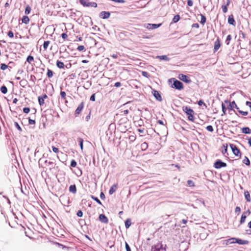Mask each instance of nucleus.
Returning a JSON list of instances; mask_svg holds the SVG:
<instances>
[{"mask_svg": "<svg viewBox=\"0 0 251 251\" xmlns=\"http://www.w3.org/2000/svg\"><path fill=\"white\" fill-rule=\"evenodd\" d=\"M169 85L170 87L176 90L179 91L184 89L183 83L180 80H177L176 78H171L168 80Z\"/></svg>", "mask_w": 251, "mask_h": 251, "instance_id": "obj_1", "label": "nucleus"}, {"mask_svg": "<svg viewBox=\"0 0 251 251\" xmlns=\"http://www.w3.org/2000/svg\"><path fill=\"white\" fill-rule=\"evenodd\" d=\"M183 111L187 115L189 121L194 122L195 120V112L193 109L188 106H183L182 107Z\"/></svg>", "mask_w": 251, "mask_h": 251, "instance_id": "obj_2", "label": "nucleus"}, {"mask_svg": "<svg viewBox=\"0 0 251 251\" xmlns=\"http://www.w3.org/2000/svg\"><path fill=\"white\" fill-rule=\"evenodd\" d=\"M229 147L231 148L233 154L236 156L241 158L242 153L240 150L237 148L236 145L233 144H229Z\"/></svg>", "mask_w": 251, "mask_h": 251, "instance_id": "obj_3", "label": "nucleus"}, {"mask_svg": "<svg viewBox=\"0 0 251 251\" xmlns=\"http://www.w3.org/2000/svg\"><path fill=\"white\" fill-rule=\"evenodd\" d=\"M225 102L228 103V104L227 106V108L229 110V111L233 110L234 112V113L237 114V113H236V111L233 109V108H236L238 111L239 110V108L237 106V105L234 100L232 101V102H230L228 100H225Z\"/></svg>", "mask_w": 251, "mask_h": 251, "instance_id": "obj_4", "label": "nucleus"}, {"mask_svg": "<svg viewBox=\"0 0 251 251\" xmlns=\"http://www.w3.org/2000/svg\"><path fill=\"white\" fill-rule=\"evenodd\" d=\"M213 166L215 169H219L223 167H226L227 164L225 162L222 161V160L218 159L215 161Z\"/></svg>", "mask_w": 251, "mask_h": 251, "instance_id": "obj_5", "label": "nucleus"}, {"mask_svg": "<svg viewBox=\"0 0 251 251\" xmlns=\"http://www.w3.org/2000/svg\"><path fill=\"white\" fill-rule=\"evenodd\" d=\"M223 150H222V154L224 155V156L226 157L227 158V159H228L229 161L231 162H233L234 161H238L239 160V159H234V160H230L229 159V158L228 157V153L227 152V144H223Z\"/></svg>", "mask_w": 251, "mask_h": 251, "instance_id": "obj_6", "label": "nucleus"}, {"mask_svg": "<svg viewBox=\"0 0 251 251\" xmlns=\"http://www.w3.org/2000/svg\"><path fill=\"white\" fill-rule=\"evenodd\" d=\"M151 94H152V95L155 98L156 100L158 101H162V96L158 91L154 89H152Z\"/></svg>", "mask_w": 251, "mask_h": 251, "instance_id": "obj_7", "label": "nucleus"}, {"mask_svg": "<svg viewBox=\"0 0 251 251\" xmlns=\"http://www.w3.org/2000/svg\"><path fill=\"white\" fill-rule=\"evenodd\" d=\"M84 102L83 101L81 102L77 106L76 109H75L74 112V116L75 117H77L80 114L82 110L84 108Z\"/></svg>", "mask_w": 251, "mask_h": 251, "instance_id": "obj_8", "label": "nucleus"}, {"mask_svg": "<svg viewBox=\"0 0 251 251\" xmlns=\"http://www.w3.org/2000/svg\"><path fill=\"white\" fill-rule=\"evenodd\" d=\"M178 77L181 81H182L186 83H190L191 82V80L187 75L179 74Z\"/></svg>", "mask_w": 251, "mask_h": 251, "instance_id": "obj_9", "label": "nucleus"}, {"mask_svg": "<svg viewBox=\"0 0 251 251\" xmlns=\"http://www.w3.org/2000/svg\"><path fill=\"white\" fill-rule=\"evenodd\" d=\"M111 13L109 11H102L99 14V17L102 19H107L110 16Z\"/></svg>", "mask_w": 251, "mask_h": 251, "instance_id": "obj_10", "label": "nucleus"}, {"mask_svg": "<svg viewBox=\"0 0 251 251\" xmlns=\"http://www.w3.org/2000/svg\"><path fill=\"white\" fill-rule=\"evenodd\" d=\"M234 242L239 245H247L249 244L248 240H242L240 238L234 237Z\"/></svg>", "mask_w": 251, "mask_h": 251, "instance_id": "obj_11", "label": "nucleus"}, {"mask_svg": "<svg viewBox=\"0 0 251 251\" xmlns=\"http://www.w3.org/2000/svg\"><path fill=\"white\" fill-rule=\"evenodd\" d=\"M221 46L220 40L219 37L217 38L216 40L214 42L213 51L215 52L217 51Z\"/></svg>", "mask_w": 251, "mask_h": 251, "instance_id": "obj_12", "label": "nucleus"}, {"mask_svg": "<svg viewBox=\"0 0 251 251\" xmlns=\"http://www.w3.org/2000/svg\"><path fill=\"white\" fill-rule=\"evenodd\" d=\"M227 23L229 25H232L233 26H235L236 25V23L232 14H231L228 16Z\"/></svg>", "mask_w": 251, "mask_h": 251, "instance_id": "obj_13", "label": "nucleus"}, {"mask_svg": "<svg viewBox=\"0 0 251 251\" xmlns=\"http://www.w3.org/2000/svg\"><path fill=\"white\" fill-rule=\"evenodd\" d=\"M99 220L101 223L107 224L108 222V219L107 217L103 214H100L99 217Z\"/></svg>", "mask_w": 251, "mask_h": 251, "instance_id": "obj_14", "label": "nucleus"}, {"mask_svg": "<svg viewBox=\"0 0 251 251\" xmlns=\"http://www.w3.org/2000/svg\"><path fill=\"white\" fill-rule=\"evenodd\" d=\"M162 25V24H148L147 28L149 29H154L159 27Z\"/></svg>", "mask_w": 251, "mask_h": 251, "instance_id": "obj_15", "label": "nucleus"}, {"mask_svg": "<svg viewBox=\"0 0 251 251\" xmlns=\"http://www.w3.org/2000/svg\"><path fill=\"white\" fill-rule=\"evenodd\" d=\"M117 188H118V184L116 183V184H113V185H112L111 186V187L110 188V189L109 190V194L110 195H112L114 192H115V191H116Z\"/></svg>", "mask_w": 251, "mask_h": 251, "instance_id": "obj_16", "label": "nucleus"}, {"mask_svg": "<svg viewBox=\"0 0 251 251\" xmlns=\"http://www.w3.org/2000/svg\"><path fill=\"white\" fill-rule=\"evenodd\" d=\"M79 2L84 7H90V1L89 0H79Z\"/></svg>", "mask_w": 251, "mask_h": 251, "instance_id": "obj_17", "label": "nucleus"}, {"mask_svg": "<svg viewBox=\"0 0 251 251\" xmlns=\"http://www.w3.org/2000/svg\"><path fill=\"white\" fill-rule=\"evenodd\" d=\"M69 191L70 193L75 194L76 193V187L75 184L71 185L69 188Z\"/></svg>", "mask_w": 251, "mask_h": 251, "instance_id": "obj_18", "label": "nucleus"}, {"mask_svg": "<svg viewBox=\"0 0 251 251\" xmlns=\"http://www.w3.org/2000/svg\"><path fill=\"white\" fill-rule=\"evenodd\" d=\"M242 132L246 134H250L251 133V129L247 126L243 127L241 128Z\"/></svg>", "mask_w": 251, "mask_h": 251, "instance_id": "obj_19", "label": "nucleus"}, {"mask_svg": "<svg viewBox=\"0 0 251 251\" xmlns=\"http://www.w3.org/2000/svg\"><path fill=\"white\" fill-rule=\"evenodd\" d=\"M12 68V66L11 65H8L7 64H6L5 63H1L0 65V70L2 71H4L6 69L9 68L11 69Z\"/></svg>", "mask_w": 251, "mask_h": 251, "instance_id": "obj_20", "label": "nucleus"}, {"mask_svg": "<svg viewBox=\"0 0 251 251\" xmlns=\"http://www.w3.org/2000/svg\"><path fill=\"white\" fill-rule=\"evenodd\" d=\"M180 15L179 14H176L174 16L171 24H173L176 23L180 20Z\"/></svg>", "mask_w": 251, "mask_h": 251, "instance_id": "obj_21", "label": "nucleus"}, {"mask_svg": "<svg viewBox=\"0 0 251 251\" xmlns=\"http://www.w3.org/2000/svg\"><path fill=\"white\" fill-rule=\"evenodd\" d=\"M244 196L247 201L250 202L251 201L250 194L248 190H246L244 191Z\"/></svg>", "mask_w": 251, "mask_h": 251, "instance_id": "obj_22", "label": "nucleus"}, {"mask_svg": "<svg viewBox=\"0 0 251 251\" xmlns=\"http://www.w3.org/2000/svg\"><path fill=\"white\" fill-rule=\"evenodd\" d=\"M156 58L161 60H164L166 61H169L170 60V58H169L167 55H158L156 56Z\"/></svg>", "mask_w": 251, "mask_h": 251, "instance_id": "obj_23", "label": "nucleus"}, {"mask_svg": "<svg viewBox=\"0 0 251 251\" xmlns=\"http://www.w3.org/2000/svg\"><path fill=\"white\" fill-rule=\"evenodd\" d=\"M234 237H231V238H230L229 239H227L226 240H225L224 241V243L226 245H228L229 244H233V243H235L234 242Z\"/></svg>", "mask_w": 251, "mask_h": 251, "instance_id": "obj_24", "label": "nucleus"}, {"mask_svg": "<svg viewBox=\"0 0 251 251\" xmlns=\"http://www.w3.org/2000/svg\"><path fill=\"white\" fill-rule=\"evenodd\" d=\"M29 18L27 15H24L22 18V23L27 24L29 22Z\"/></svg>", "mask_w": 251, "mask_h": 251, "instance_id": "obj_25", "label": "nucleus"}, {"mask_svg": "<svg viewBox=\"0 0 251 251\" xmlns=\"http://www.w3.org/2000/svg\"><path fill=\"white\" fill-rule=\"evenodd\" d=\"M125 227L128 229L131 225V221L130 218L127 219L125 222Z\"/></svg>", "mask_w": 251, "mask_h": 251, "instance_id": "obj_26", "label": "nucleus"}, {"mask_svg": "<svg viewBox=\"0 0 251 251\" xmlns=\"http://www.w3.org/2000/svg\"><path fill=\"white\" fill-rule=\"evenodd\" d=\"M56 66L59 69H63L64 68V64L63 62L57 60L56 63Z\"/></svg>", "mask_w": 251, "mask_h": 251, "instance_id": "obj_27", "label": "nucleus"}, {"mask_svg": "<svg viewBox=\"0 0 251 251\" xmlns=\"http://www.w3.org/2000/svg\"><path fill=\"white\" fill-rule=\"evenodd\" d=\"M242 162L248 166H250L251 165L250 160L246 156H245L244 159L242 161Z\"/></svg>", "mask_w": 251, "mask_h": 251, "instance_id": "obj_28", "label": "nucleus"}, {"mask_svg": "<svg viewBox=\"0 0 251 251\" xmlns=\"http://www.w3.org/2000/svg\"><path fill=\"white\" fill-rule=\"evenodd\" d=\"M0 91L1 93L3 94H6L7 93V88L4 85H3L0 88Z\"/></svg>", "mask_w": 251, "mask_h": 251, "instance_id": "obj_29", "label": "nucleus"}, {"mask_svg": "<svg viewBox=\"0 0 251 251\" xmlns=\"http://www.w3.org/2000/svg\"><path fill=\"white\" fill-rule=\"evenodd\" d=\"M77 141L78 142L81 151H82L83 149V139L79 137L77 138Z\"/></svg>", "mask_w": 251, "mask_h": 251, "instance_id": "obj_30", "label": "nucleus"}, {"mask_svg": "<svg viewBox=\"0 0 251 251\" xmlns=\"http://www.w3.org/2000/svg\"><path fill=\"white\" fill-rule=\"evenodd\" d=\"M206 18L205 16L203 14H201L200 23L201 25H203L206 23Z\"/></svg>", "mask_w": 251, "mask_h": 251, "instance_id": "obj_31", "label": "nucleus"}, {"mask_svg": "<svg viewBox=\"0 0 251 251\" xmlns=\"http://www.w3.org/2000/svg\"><path fill=\"white\" fill-rule=\"evenodd\" d=\"M91 199L96 201L99 204L102 205V203L98 199V197L94 196V195H91L90 196Z\"/></svg>", "mask_w": 251, "mask_h": 251, "instance_id": "obj_32", "label": "nucleus"}, {"mask_svg": "<svg viewBox=\"0 0 251 251\" xmlns=\"http://www.w3.org/2000/svg\"><path fill=\"white\" fill-rule=\"evenodd\" d=\"M27 83V81L25 79H23L20 81V85L23 88H25L26 86Z\"/></svg>", "mask_w": 251, "mask_h": 251, "instance_id": "obj_33", "label": "nucleus"}, {"mask_svg": "<svg viewBox=\"0 0 251 251\" xmlns=\"http://www.w3.org/2000/svg\"><path fill=\"white\" fill-rule=\"evenodd\" d=\"M159 243L157 244L156 245H154L151 246V251H160V249H159Z\"/></svg>", "mask_w": 251, "mask_h": 251, "instance_id": "obj_34", "label": "nucleus"}, {"mask_svg": "<svg viewBox=\"0 0 251 251\" xmlns=\"http://www.w3.org/2000/svg\"><path fill=\"white\" fill-rule=\"evenodd\" d=\"M141 149L143 151H145L148 148V143L147 142H144V143L141 144Z\"/></svg>", "mask_w": 251, "mask_h": 251, "instance_id": "obj_35", "label": "nucleus"}, {"mask_svg": "<svg viewBox=\"0 0 251 251\" xmlns=\"http://www.w3.org/2000/svg\"><path fill=\"white\" fill-rule=\"evenodd\" d=\"M31 10V7L29 5H27L25 8V13L26 15H28L30 13Z\"/></svg>", "mask_w": 251, "mask_h": 251, "instance_id": "obj_36", "label": "nucleus"}, {"mask_svg": "<svg viewBox=\"0 0 251 251\" xmlns=\"http://www.w3.org/2000/svg\"><path fill=\"white\" fill-rule=\"evenodd\" d=\"M226 109L227 107H226L225 104L224 103H222V110L223 112V114H222V116H223V115H226Z\"/></svg>", "mask_w": 251, "mask_h": 251, "instance_id": "obj_37", "label": "nucleus"}, {"mask_svg": "<svg viewBox=\"0 0 251 251\" xmlns=\"http://www.w3.org/2000/svg\"><path fill=\"white\" fill-rule=\"evenodd\" d=\"M53 75V72L52 70H51L49 69H48L47 73V76L49 78H51L52 77Z\"/></svg>", "mask_w": 251, "mask_h": 251, "instance_id": "obj_38", "label": "nucleus"}, {"mask_svg": "<svg viewBox=\"0 0 251 251\" xmlns=\"http://www.w3.org/2000/svg\"><path fill=\"white\" fill-rule=\"evenodd\" d=\"M246 218H247V216L244 215V214H242L240 220V224L241 225L244 224L245 222Z\"/></svg>", "mask_w": 251, "mask_h": 251, "instance_id": "obj_39", "label": "nucleus"}, {"mask_svg": "<svg viewBox=\"0 0 251 251\" xmlns=\"http://www.w3.org/2000/svg\"><path fill=\"white\" fill-rule=\"evenodd\" d=\"M50 43V41H44L43 45V49L44 50H46L47 49Z\"/></svg>", "mask_w": 251, "mask_h": 251, "instance_id": "obj_40", "label": "nucleus"}, {"mask_svg": "<svg viewBox=\"0 0 251 251\" xmlns=\"http://www.w3.org/2000/svg\"><path fill=\"white\" fill-rule=\"evenodd\" d=\"M39 104L40 106L43 105L45 103V100L41 98V96L38 97Z\"/></svg>", "mask_w": 251, "mask_h": 251, "instance_id": "obj_41", "label": "nucleus"}, {"mask_svg": "<svg viewBox=\"0 0 251 251\" xmlns=\"http://www.w3.org/2000/svg\"><path fill=\"white\" fill-rule=\"evenodd\" d=\"M34 60V57L33 56L31 55H29L27 58H26V61L29 63H31V62L32 61H33Z\"/></svg>", "mask_w": 251, "mask_h": 251, "instance_id": "obj_42", "label": "nucleus"}, {"mask_svg": "<svg viewBox=\"0 0 251 251\" xmlns=\"http://www.w3.org/2000/svg\"><path fill=\"white\" fill-rule=\"evenodd\" d=\"M231 35H228L226 37L225 43L227 45H228L229 44L230 41L231 40Z\"/></svg>", "mask_w": 251, "mask_h": 251, "instance_id": "obj_43", "label": "nucleus"}, {"mask_svg": "<svg viewBox=\"0 0 251 251\" xmlns=\"http://www.w3.org/2000/svg\"><path fill=\"white\" fill-rule=\"evenodd\" d=\"M60 96L61 97V99L63 100H66V94L65 91H61L60 92Z\"/></svg>", "mask_w": 251, "mask_h": 251, "instance_id": "obj_44", "label": "nucleus"}, {"mask_svg": "<svg viewBox=\"0 0 251 251\" xmlns=\"http://www.w3.org/2000/svg\"><path fill=\"white\" fill-rule=\"evenodd\" d=\"M77 165V162L75 159H72L71 161L70 166L71 167H75Z\"/></svg>", "mask_w": 251, "mask_h": 251, "instance_id": "obj_45", "label": "nucleus"}, {"mask_svg": "<svg viewBox=\"0 0 251 251\" xmlns=\"http://www.w3.org/2000/svg\"><path fill=\"white\" fill-rule=\"evenodd\" d=\"M187 184L190 187H194L195 186V183L192 180H187Z\"/></svg>", "mask_w": 251, "mask_h": 251, "instance_id": "obj_46", "label": "nucleus"}, {"mask_svg": "<svg viewBox=\"0 0 251 251\" xmlns=\"http://www.w3.org/2000/svg\"><path fill=\"white\" fill-rule=\"evenodd\" d=\"M197 103L200 106L204 105L205 107H206V104L204 103V101L201 99L198 101Z\"/></svg>", "mask_w": 251, "mask_h": 251, "instance_id": "obj_47", "label": "nucleus"}, {"mask_svg": "<svg viewBox=\"0 0 251 251\" xmlns=\"http://www.w3.org/2000/svg\"><path fill=\"white\" fill-rule=\"evenodd\" d=\"M136 124L138 126H141L144 124L143 120L140 118L139 120L136 121Z\"/></svg>", "mask_w": 251, "mask_h": 251, "instance_id": "obj_48", "label": "nucleus"}, {"mask_svg": "<svg viewBox=\"0 0 251 251\" xmlns=\"http://www.w3.org/2000/svg\"><path fill=\"white\" fill-rule=\"evenodd\" d=\"M142 75L146 78H149L150 76V74L147 72L146 71H142Z\"/></svg>", "mask_w": 251, "mask_h": 251, "instance_id": "obj_49", "label": "nucleus"}, {"mask_svg": "<svg viewBox=\"0 0 251 251\" xmlns=\"http://www.w3.org/2000/svg\"><path fill=\"white\" fill-rule=\"evenodd\" d=\"M14 125H15V126L17 128V129L19 131H21L22 130V129L21 127L19 125V124L17 122H14Z\"/></svg>", "mask_w": 251, "mask_h": 251, "instance_id": "obj_50", "label": "nucleus"}, {"mask_svg": "<svg viewBox=\"0 0 251 251\" xmlns=\"http://www.w3.org/2000/svg\"><path fill=\"white\" fill-rule=\"evenodd\" d=\"M238 112L243 116H247L248 114V111H244L240 110V109H239V110H238Z\"/></svg>", "mask_w": 251, "mask_h": 251, "instance_id": "obj_51", "label": "nucleus"}, {"mask_svg": "<svg viewBox=\"0 0 251 251\" xmlns=\"http://www.w3.org/2000/svg\"><path fill=\"white\" fill-rule=\"evenodd\" d=\"M30 108L28 107H25L23 108V111L24 113L27 114L30 112Z\"/></svg>", "mask_w": 251, "mask_h": 251, "instance_id": "obj_52", "label": "nucleus"}, {"mask_svg": "<svg viewBox=\"0 0 251 251\" xmlns=\"http://www.w3.org/2000/svg\"><path fill=\"white\" fill-rule=\"evenodd\" d=\"M227 7H228V6H227V5H222V10L224 13L227 12V10H228Z\"/></svg>", "mask_w": 251, "mask_h": 251, "instance_id": "obj_53", "label": "nucleus"}, {"mask_svg": "<svg viewBox=\"0 0 251 251\" xmlns=\"http://www.w3.org/2000/svg\"><path fill=\"white\" fill-rule=\"evenodd\" d=\"M206 129L207 131L211 132H213L214 130L213 126L211 125L207 126L206 127Z\"/></svg>", "mask_w": 251, "mask_h": 251, "instance_id": "obj_54", "label": "nucleus"}, {"mask_svg": "<svg viewBox=\"0 0 251 251\" xmlns=\"http://www.w3.org/2000/svg\"><path fill=\"white\" fill-rule=\"evenodd\" d=\"M241 212V208L239 206H236L235 208V212L237 215H239Z\"/></svg>", "mask_w": 251, "mask_h": 251, "instance_id": "obj_55", "label": "nucleus"}, {"mask_svg": "<svg viewBox=\"0 0 251 251\" xmlns=\"http://www.w3.org/2000/svg\"><path fill=\"white\" fill-rule=\"evenodd\" d=\"M77 50L79 51H83L85 50V47L83 45H79L77 47Z\"/></svg>", "mask_w": 251, "mask_h": 251, "instance_id": "obj_56", "label": "nucleus"}, {"mask_svg": "<svg viewBox=\"0 0 251 251\" xmlns=\"http://www.w3.org/2000/svg\"><path fill=\"white\" fill-rule=\"evenodd\" d=\"M127 118H123L120 120L119 122L120 124H122L123 123H126L127 121Z\"/></svg>", "mask_w": 251, "mask_h": 251, "instance_id": "obj_57", "label": "nucleus"}, {"mask_svg": "<svg viewBox=\"0 0 251 251\" xmlns=\"http://www.w3.org/2000/svg\"><path fill=\"white\" fill-rule=\"evenodd\" d=\"M125 248L126 251H131V248L129 246V245L128 244V243L126 242H125Z\"/></svg>", "mask_w": 251, "mask_h": 251, "instance_id": "obj_58", "label": "nucleus"}, {"mask_svg": "<svg viewBox=\"0 0 251 251\" xmlns=\"http://www.w3.org/2000/svg\"><path fill=\"white\" fill-rule=\"evenodd\" d=\"M76 215L78 217H82L83 216V212L81 210H79L76 212Z\"/></svg>", "mask_w": 251, "mask_h": 251, "instance_id": "obj_59", "label": "nucleus"}, {"mask_svg": "<svg viewBox=\"0 0 251 251\" xmlns=\"http://www.w3.org/2000/svg\"><path fill=\"white\" fill-rule=\"evenodd\" d=\"M7 36L9 37V38H13L14 37V33L11 30H9L8 32H7Z\"/></svg>", "mask_w": 251, "mask_h": 251, "instance_id": "obj_60", "label": "nucleus"}, {"mask_svg": "<svg viewBox=\"0 0 251 251\" xmlns=\"http://www.w3.org/2000/svg\"><path fill=\"white\" fill-rule=\"evenodd\" d=\"M96 100V94H93L90 98V100L92 101H95Z\"/></svg>", "mask_w": 251, "mask_h": 251, "instance_id": "obj_61", "label": "nucleus"}, {"mask_svg": "<svg viewBox=\"0 0 251 251\" xmlns=\"http://www.w3.org/2000/svg\"><path fill=\"white\" fill-rule=\"evenodd\" d=\"M61 37L62 38V39L65 40H66L68 37V35L66 33L63 32L61 34Z\"/></svg>", "mask_w": 251, "mask_h": 251, "instance_id": "obj_62", "label": "nucleus"}, {"mask_svg": "<svg viewBox=\"0 0 251 251\" xmlns=\"http://www.w3.org/2000/svg\"><path fill=\"white\" fill-rule=\"evenodd\" d=\"M35 120L31 119L30 118H28V124L29 125H35Z\"/></svg>", "mask_w": 251, "mask_h": 251, "instance_id": "obj_63", "label": "nucleus"}, {"mask_svg": "<svg viewBox=\"0 0 251 251\" xmlns=\"http://www.w3.org/2000/svg\"><path fill=\"white\" fill-rule=\"evenodd\" d=\"M98 6V4L96 2H90V7H97Z\"/></svg>", "mask_w": 251, "mask_h": 251, "instance_id": "obj_64", "label": "nucleus"}]
</instances>
